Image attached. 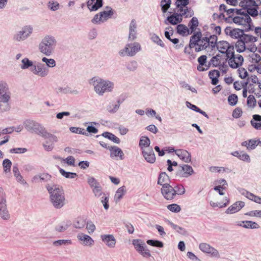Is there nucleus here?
Masks as SVG:
<instances>
[{
	"mask_svg": "<svg viewBox=\"0 0 261 261\" xmlns=\"http://www.w3.org/2000/svg\"><path fill=\"white\" fill-rule=\"evenodd\" d=\"M49 194L50 200L56 208H61L66 204V198L64 190L56 185L46 186Z\"/></svg>",
	"mask_w": 261,
	"mask_h": 261,
	"instance_id": "f257e3e1",
	"label": "nucleus"
},
{
	"mask_svg": "<svg viewBox=\"0 0 261 261\" xmlns=\"http://www.w3.org/2000/svg\"><path fill=\"white\" fill-rule=\"evenodd\" d=\"M89 84L93 87L95 92L102 96L106 92H111L114 88L113 82L104 80L99 76H94L89 81Z\"/></svg>",
	"mask_w": 261,
	"mask_h": 261,
	"instance_id": "f03ea898",
	"label": "nucleus"
},
{
	"mask_svg": "<svg viewBox=\"0 0 261 261\" xmlns=\"http://www.w3.org/2000/svg\"><path fill=\"white\" fill-rule=\"evenodd\" d=\"M57 45V40L51 35H46L38 45L39 51L46 56H51Z\"/></svg>",
	"mask_w": 261,
	"mask_h": 261,
	"instance_id": "7ed1b4c3",
	"label": "nucleus"
},
{
	"mask_svg": "<svg viewBox=\"0 0 261 261\" xmlns=\"http://www.w3.org/2000/svg\"><path fill=\"white\" fill-rule=\"evenodd\" d=\"M0 217L6 221L11 218L10 213L7 207L6 195L2 187H0Z\"/></svg>",
	"mask_w": 261,
	"mask_h": 261,
	"instance_id": "20e7f679",
	"label": "nucleus"
},
{
	"mask_svg": "<svg viewBox=\"0 0 261 261\" xmlns=\"http://www.w3.org/2000/svg\"><path fill=\"white\" fill-rule=\"evenodd\" d=\"M23 125L28 131L34 133L40 136L43 134L46 129L41 124L30 119L25 120L23 122Z\"/></svg>",
	"mask_w": 261,
	"mask_h": 261,
	"instance_id": "39448f33",
	"label": "nucleus"
},
{
	"mask_svg": "<svg viewBox=\"0 0 261 261\" xmlns=\"http://www.w3.org/2000/svg\"><path fill=\"white\" fill-rule=\"evenodd\" d=\"M141 50V45L138 42L128 43L125 47L119 51V55L121 57H133Z\"/></svg>",
	"mask_w": 261,
	"mask_h": 261,
	"instance_id": "423d86ee",
	"label": "nucleus"
},
{
	"mask_svg": "<svg viewBox=\"0 0 261 261\" xmlns=\"http://www.w3.org/2000/svg\"><path fill=\"white\" fill-rule=\"evenodd\" d=\"M201 36V33L197 32L194 33L190 38V39L195 41L194 42V43H195L194 44L195 50L196 52L205 49L208 47L206 44L207 42L206 37H202Z\"/></svg>",
	"mask_w": 261,
	"mask_h": 261,
	"instance_id": "0eeeda50",
	"label": "nucleus"
},
{
	"mask_svg": "<svg viewBox=\"0 0 261 261\" xmlns=\"http://www.w3.org/2000/svg\"><path fill=\"white\" fill-rule=\"evenodd\" d=\"M237 15L238 16H234L233 18V21L237 24L241 25L249 28L251 26V19L250 16L246 14V13L242 10L240 13H238Z\"/></svg>",
	"mask_w": 261,
	"mask_h": 261,
	"instance_id": "6e6552de",
	"label": "nucleus"
},
{
	"mask_svg": "<svg viewBox=\"0 0 261 261\" xmlns=\"http://www.w3.org/2000/svg\"><path fill=\"white\" fill-rule=\"evenodd\" d=\"M107 10L96 14L92 19V22L95 24H100L110 18L113 15L114 11L110 7H107Z\"/></svg>",
	"mask_w": 261,
	"mask_h": 261,
	"instance_id": "1a4fd4ad",
	"label": "nucleus"
},
{
	"mask_svg": "<svg viewBox=\"0 0 261 261\" xmlns=\"http://www.w3.org/2000/svg\"><path fill=\"white\" fill-rule=\"evenodd\" d=\"M132 244L136 251L143 257L149 258L151 256L149 250L141 240L134 239L133 240Z\"/></svg>",
	"mask_w": 261,
	"mask_h": 261,
	"instance_id": "9d476101",
	"label": "nucleus"
},
{
	"mask_svg": "<svg viewBox=\"0 0 261 261\" xmlns=\"http://www.w3.org/2000/svg\"><path fill=\"white\" fill-rule=\"evenodd\" d=\"M232 55H228L227 59L229 66L232 68H237L241 66L244 62V58L242 56L239 54H234V50L232 51Z\"/></svg>",
	"mask_w": 261,
	"mask_h": 261,
	"instance_id": "9b49d317",
	"label": "nucleus"
},
{
	"mask_svg": "<svg viewBox=\"0 0 261 261\" xmlns=\"http://www.w3.org/2000/svg\"><path fill=\"white\" fill-rule=\"evenodd\" d=\"M30 71L34 75L41 77L47 76L49 72V69L45 65L40 62L34 64L32 69H30Z\"/></svg>",
	"mask_w": 261,
	"mask_h": 261,
	"instance_id": "f8f14e48",
	"label": "nucleus"
},
{
	"mask_svg": "<svg viewBox=\"0 0 261 261\" xmlns=\"http://www.w3.org/2000/svg\"><path fill=\"white\" fill-rule=\"evenodd\" d=\"M194 173L192 167L187 164H182L178 166L176 176L179 178H188Z\"/></svg>",
	"mask_w": 261,
	"mask_h": 261,
	"instance_id": "ddd939ff",
	"label": "nucleus"
},
{
	"mask_svg": "<svg viewBox=\"0 0 261 261\" xmlns=\"http://www.w3.org/2000/svg\"><path fill=\"white\" fill-rule=\"evenodd\" d=\"M33 31V28L32 26H24L14 36V39L17 41H23L31 35Z\"/></svg>",
	"mask_w": 261,
	"mask_h": 261,
	"instance_id": "4468645a",
	"label": "nucleus"
},
{
	"mask_svg": "<svg viewBox=\"0 0 261 261\" xmlns=\"http://www.w3.org/2000/svg\"><path fill=\"white\" fill-rule=\"evenodd\" d=\"M200 250L204 253L210 254L211 256L215 258H220L219 251L207 243H200L199 246Z\"/></svg>",
	"mask_w": 261,
	"mask_h": 261,
	"instance_id": "2eb2a0df",
	"label": "nucleus"
},
{
	"mask_svg": "<svg viewBox=\"0 0 261 261\" xmlns=\"http://www.w3.org/2000/svg\"><path fill=\"white\" fill-rule=\"evenodd\" d=\"M217 47L220 53L226 54V56L228 55H230V54L232 55V51L234 50L233 46L225 41H221L218 42Z\"/></svg>",
	"mask_w": 261,
	"mask_h": 261,
	"instance_id": "dca6fc26",
	"label": "nucleus"
},
{
	"mask_svg": "<svg viewBox=\"0 0 261 261\" xmlns=\"http://www.w3.org/2000/svg\"><path fill=\"white\" fill-rule=\"evenodd\" d=\"M161 193L167 200H172L176 195V190L170 185L162 187Z\"/></svg>",
	"mask_w": 261,
	"mask_h": 261,
	"instance_id": "f3484780",
	"label": "nucleus"
},
{
	"mask_svg": "<svg viewBox=\"0 0 261 261\" xmlns=\"http://www.w3.org/2000/svg\"><path fill=\"white\" fill-rule=\"evenodd\" d=\"M77 238L80 243L84 246H91L94 243V240L90 236L84 233H78Z\"/></svg>",
	"mask_w": 261,
	"mask_h": 261,
	"instance_id": "a211bd4d",
	"label": "nucleus"
},
{
	"mask_svg": "<svg viewBox=\"0 0 261 261\" xmlns=\"http://www.w3.org/2000/svg\"><path fill=\"white\" fill-rule=\"evenodd\" d=\"M100 239L108 247L113 248L115 247L116 240L113 234H102Z\"/></svg>",
	"mask_w": 261,
	"mask_h": 261,
	"instance_id": "6ab92c4d",
	"label": "nucleus"
},
{
	"mask_svg": "<svg viewBox=\"0 0 261 261\" xmlns=\"http://www.w3.org/2000/svg\"><path fill=\"white\" fill-rule=\"evenodd\" d=\"M142 154L146 161L148 163L153 164L155 162V156L152 147L143 149V151H142Z\"/></svg>",
	"mask_w": 261,
	"mask_h": 261,
	"instance_id": "aec40b11",
	"label": "nucleus"
},
{
	"mask_svg": "<svg viewBox=\"0 0 261 261\" xmlns=\"http://www.w3.org/2000/svg\"><path fill=\"white\" fill-rule=\"evenodd\" d=\"M177 3V0H176L175 5L176 8L178 9L177 12L179 13L181 17L183 16H186V17H191L193 15V11L192 10L187 7L188 5H185V6L179 5L178 6Z\"/></svg>",
	"mask_w": 261,
	"mask_h": 261,
	"instance_id": "412c9836",
	"label": "nucleus"
},
{
	"mask_svg": "<svg viewBox=\"0 0 261 261\" xmlns=\"http://www.w3.org/2000/svg\"><path fill=\"white\" fill-rule=\"evenodd\" d=\"M226 35H229L234 39L241 38L243 35V31L239 29H232L231 27H227L225 30Z\"/></svg>",
	"mask_w": 261,
	"mask_h": 261,
	"instance_id": "4be33fe9",
	"label": "nucleus"
},
{
	"mask_svg": "<svg viewBox=\"0 0 261 261\" xmlns=\"http://www.w3.org/2000/svg\"><path fill=\"white\" fill-rule=\"evenodd\" d=\"M244 206L245 203L243 201H237L229 206L225 213L228 214H234L240 211Z\"/></svg>",
	"mask_w": 261,
	"mask_h": 261,
	"instance_id": "5701e85b",
	"label": "nucleus"
},
{
	"mask_svg": "<svg viewBox=\"0 0 261 261\" xmlns=\"http://www.w3.org/2000/svg\"><path fill=\"white\" fill-rule=\"evenodd\" d=\"M11 98V93L9 91L5 92L2 94H0V102L4 103V108L2 109L3 111H7L10 110V106L9 102Z\"/></svg>",
	"mask_w": 261,
	"mask_h": 261,
	"instance_id": "b1692460",
	"label": "nucleus"
},
{
	"mask_svg": "<svg viewBox=\"0 0 261 261\" xmlns=\"http://www.w3.org/2000/svg\"><path fill=\"white\" fill-rule=\"evenodd\" d=\"M172 150L174 151L175 154L185 162L189 163L191 162V154L188 151L184 149L174 150L173 149H172Z\"/></svg>",
	"mask_w": 261,
	"mask_h": 261,
	"instance_id": "393cba45",
	"label": "nucleus"
},
{
	"mask_svg": "<svg viewBox=\"0 0 261 261\" xmlns=\"http://www.w3.org/2000/svg\"><path fill=\"white\" fill-rule=\"evenodd\" d=\"M241 195L245 196L246 198L250 200H252L257 203L261 204V197L254 195L253 193H250L244 189L240 190Z\"/></svg>",
	"mask_w": 261,
	"mask_h": 261,
	"instance_id": "a878e982",
	"label": "nucleus"
},
{
	"mask_svg": "<svg viewBox=\"0 0 261 261\" xmlns=\"http://www.w3.org/2000/svg\"><path fill=\"white\" fill-rule=\"evenodd\" d=\"M207 57L205 55H202L198 58L199 65L197 66V69L199 71H204L208 69L210 66L206 64Z\"/></svg>",
	"mask_w": 261,
	"mask_h": 261,
	"instance_id": "bb28decb",
	"label": "nucleus"
},
{
	"mask_svg": "<svg viewBox=\"0 0 261 261\" xmlns=\"http://www.w3.org/2000/svg\"><path fill=\"white\" fill-rule=\"evenodd\" d=\"M194 40L190 39L189 45L186 46L184 49L185 54L188 56V58L190 60L194 59L196 57V55L192 50L193 48H195V43H194Z\"/></svg>",
	"mask_w": 261,
	"mask_h": 261,
	"instance_id": "cd10ccee",
	"label": "nucleus"
},
{
	"mask_svg": "<svg viewBox=\"0 0 261 261\" xmlns=\"http://www.w3.org/2000/svg\"><path fill=\"white\" fill-rule=\"evenodd\" d=\"M102 0H88L87 7L90 11H96L102 7Z\"/></svg>",
	"mask_w": 261,
	"mask_h": 261,
	"instance_id": "c85d7f7f",
	"label": "nucleus"
},
{
	"mask_svg": "<svg viewBox=\"0 0 261 261\" xmlns=\"http://www.w3.org/2000/svg\"><path fill=\"white\" fill-rule=\"evenodd\" d=\"M237 225L246 229H257L259 225L256 222L251 221H243L237 223Z\"/></svg>",
	"mask_w": 261,
	"mask_h": 261,
	"instance_id": "c756f323",
	"label": "nucleus"
},
{
	"mask_svg": "<svg viewBox=\"0 0 261 261\" xmlns=\"http://www.w3.org/2000/svg\"><path fill=\"white\" fill-rule=\"evenodd\" d=\"M56 91L59 94H72L77 95L79 93L77 90L72 89L69 86L59 87L56 89Z\"/></svg>",
	"mask_w": 261,
	"mask_h": 261,
	"instance_id": "7c9ffc66",
	"label": "nucleus"
},
{
	"mask_svg": "<svg viewBox=\"0 0 261 261\" xmlns=\"http://www.w3.org/2000/svg\"><path fill=\"white\" fill-rule=\"evenodd\" d=\"M137 37V24L135 20H132L129 27L128 39L134 40Z\"/></svg>",
	"mask_w": 261,
	"mask_h": 261,
	"instance_id": "2f4dec72",
	"label": "nucleus"
},
{
	"mask_svg": "<svg viewBox=\"0 0 261 261\" xmlns=\"http://www.w3.org/2000/svg\"><path fill=\"white\" fill-rule=\"evenodd\" d=\"M260 141L258 140L250 139L246 141H244L241 143L242 146H245L247 150H250L255 148V147L259 144Z\"/></svg>",
	"mask_w": 261,
	"mask_h": 261,
	"instance_id": "473e14b6",
	"label": "nucleus"
},
{
	"mask_svg": "<svg viewBox=\"0 0 261 261\" xmlns=\"http://www.w3.org/2000/svg\"><path fill=\"white\" fill-rule=\"evenodd\" d=\"M111 158H119L120 160L123 159L124 153L122 150L117 146H111L110 148Z\"/></svg>",
	"mask_w": 261,
	"mask_h": 261,
	"instance_id": "72a5a7b5",
	"label": "nucleus"
},
{
	"mask_svg": "<svg viewBox=\"0 0 261 261\" xmlns=\"http://www.w3.org/2000/svg\"><path fill=\"white\" fill-rule=\"evenodd\" d=\"M13 172L14 173V175L15 177L16 180L21 184L22 185H27V183L25 180L23 178V177L21 175L19 169L18 167V165L17 164L15 165L13 167Z\"/></svg>",
	"mask_w": 261,
	"mask_h": 261,
	"instance_id": "f704fd0d",
	"label": "nucleus"
},
{
	"mask_svg": "<svg viewBox=\"0 0 261 261\" xmlns=\"http://www.w3.org/2000/svg\"><path fill=\"white\" fill-rule=\"evenodd\" d=\"M170 179L165 172H162L160 174L158 178V184L162 187L169 185Z\"/></svg>",
	"mask_w": 261,
	"mask_h": 261,
	"instance_id": "c9c22d12",
	"label": "nucleus"
},
{
	"mask_svg": "<svg viewBox=\"0 0 261 261\" xmlns=\"http://www.w3.org/2000/svg\"><path fill=\"white\" fill-rule=\"evenodd\" d=\"M182 20V18L178 12L168 16L167 18V20H168L169 23L173 25H175L178 23H180L181 22Z\"/></svg>",
	"mask_w": 261,
	"mask_h": 261,
	"instance_id": "e433bc0d",
	"label": "nucleus"
},
{
	"mask_svg": "<svg viewBox=\"0 0 261 261\" xmlns=\"http://www.w3.org/2000/svg\"><path fill=\"white\" fill-rule=\"evenodd\" d=\"M150 141L148 137L146 136H142L140 138L139 145L141 148V151L143 149H148L150 148Z\"/></svg>",
	"mask_w": 261,
	"mask_h": 261,
	"instance_id": "4c0bfd02",
	"label": "nucleus"
},
{
	"mask_svg": "<svg viewBox=\"0 0 261 261\" xmlns=\"http://www.w3.org/2000/svg\"><path fill=\"white\" fill-rule=\"evenodd\" d=\"M126 193L125 187L123 186L119 188L116 192L114 196V200L117 203L118 202Z\"/></svg>",
	"mask_w": 261,
	"mask_h": 261,
	"instance_id": "58836bf2",
	"label": "nucleus"
},
{
	"mask_svg": "<svg viewBox=\"0 0 261 261\" xmlns=\"http://www.w3.org/2000/svg\"><path fill=\"white\" fill-rule=\"evenodd\" d=\"M21 64L20 65V67L22 70H25L28 69H32L34 63L33 62L29 59L28 58H24L21 61Z\"/></svg>",
	"mask_w": 261,
	"mask_h": 261,
	"instance_id": "ea45409f",
	"label": "nucleus"
},
{
	"mask_svg": "<svg viewBox=\"0 0 261 261\" xmlns=\"http://www.w3.org/2000/svg\"><path fill=\"white\" fill-rule=\"evenodd\" d=\"M176 29L177 33L182 36H187L188 35L192 34L190 32V30H189V29L184 24H178L177 26Z\"/></svg>",
	"mask_w": 261,
	"mask_h": 261,
	"instance_id": "a19ab883",
	"label": "nucleus"
},
{
	"mask_svg": "<svg viewBox=\"0 0 261 261\" xmlns=\"http://www.w3.org/2000/svg\"><path fill=\"white\" fill-rule=\"evenodd\" d=\"M208 76L212 80V84L216 85L218 83V77L220 76V72L218 70H213L209 72Z\"/></svg>",
	"mask_w": 261,
	"mask_h": 261,
	"instance_id": "79ce46f5",
	"label": "nucleus"
},
{
	"mask_svg": "<svg viewBox=\"0 0 261 261\" xmlns=\"http://www.w3.org/2000/svg\"><path fill=\"white\" fill-rule=\"evenodd\" d=\"M251 124L255 129H261V116L257 114L253 115Z\"/></svg>",
	"mask_w": 261,
	"mask_h": 261,
	"instance_id": "37998d69",
	"label": "nucleus"
},
{
	"mask_svg": "<svg viewBox=\"0 0 261 261\" xmlns=\"http://www.w3.org/2000/svg\"><path fill=\"white\" fill-rule=\"evenodd\" d=\"M41 137H43L45 139H48V141L50 143H53V144L55 143H56L58 141V139L57 137L53 134L49 133V132H47L46 129L45 130V131L43 133V134H42Z\"/></svg>",
	"mask_w": 261,
	"mask_h": 261,
	"instance_id": "c03bdc74",
	"label": "nucleus"
},
{
	"mask_svg": "<svg viewBox=\"0 0 261 261\" xmlns=\"http://www.w3.org/2000/svg\"><path fill=\"white\" fill-rule=\"evenodd\" d=\"M242 40L246 45L249 43H253L257 41V38L252 35L248 34H244L241 38Z\"/></svg>",
	"mask_w": 261,
	"mask_h": 261,
	"instance_id": "a18cd8bd",
	"label": "nucleus"
},
{
	"mask_svg": "<svg viewBox=\"0 0 261 261\" xmlns=\"http://www.w3.org/2000/svg\"><path fill=\"white\" fill-rule=\"evenodd\" d=\"M41 61L42 62L45 63L46 65L45 66L48 69L49 68H54L56 66V61L54 59H48L46 57H44L41 59Z\"/></svg>",
	"mask_w": 261,
	"mask_h": 261,
	"instance_id": "49530a36",
	"label": "nucleus"
},
{
	"mask_svg": "<svg viewBox=\"0 0 261 261\" xmlns=\"http://www.w3.org/2000/svg\"><path fill=\"white\" fill-rule=\"evenodd\" d=\"M206 40L207 42L206 44L209 48L213 49L215 47L217 40V36L213 35H211L209 37H206Z\"/></svg>",
	"mask_w": 261,
	"mask_h": 261,
	"instance_id": "de8ad7c7",
	"label": "nucleus"
},
{
	"mask_svg": "<svg viewBox=\"0 0 261 261\" xmlns=\"http://www.w3.org/2000/svg\"><path fill=\"white\" fill-rule=\"evenodd\" d=\"M251 63L256 64L257 66H261V57L259 55L252 53L249 56Z\"/></svg>",
	"mask_w": 261,
	"mask_h": 261,
	"instance_id": "09e8293b",
	"label": "nucleus"
},
{
	"mask_svg": "<svg viewBox=\"0 0 261 261\" xmlns=\"http://www.w3.org/2000/svg\"><path fill=\"white\" fill-rule=\"evenodd\" d=\"M72 244L71 240H58L53 242V245L55 247L61 246H68Z\"/></svg>",
	"mask_w": 261,
	"mask_h": 261,
	"instance_id": "8fccbe9b",
	"label": "nucleus"
},
{
	"mask_svg": "<svg viewBox=\"0 0 261 261\" xmlns=\"http://www.w3.org/2000/svg\"><path fill=\"white\" fill-rule=\"evenodd\" d=\"M246 45L241 39H239L236 43V50L239 53L244 51L246 49Z\"/></svg>",
	"mask_w": 261,
	"mask_h": 261,
	"instance_id": "3c124183",
	"label": "nucleus"
},
{
	"mask_svg": "<svg viewBox=\"0 0 261 261\" xmlns=\"http://www.w3.org/2000/svg\"><path fill=\"white\" fill-rule=\"evenodd\" d=\"M224 201L225 202L223 203L211 201L210 205L213 207H218L219 208H222L226 206L228 204L229 202V199L228 197H225L224 198Z\"/></svg>",
	"mask_w": 261,
	"mask_h": 261,
	"instance_id": "603ef678",
	"label": "nucleus"
},
{
	"mask_svg": "<svg viewBox=\"0 0 261 261\" xmlns=\"http://www.w3.org/2000/svg\"><path fill=\"white\" fill-rule=\"evenodd\" d=\"M73 225L75 228H83L85 225V220L82 218L78 217L75 220Z\"/></svg>",
	"mask_w": 261,
	"mask_h": 261,
	"instance_id": "864d4df0",
	"label": "nucleus"
},
{
	"mask_svg": "<svg viewBox=\"0 0 261 261\" xmlns=\"http://www.w3.org/2000/svg\"><path fill=\"white\" fill-rule=\"evenodd\" d=\"M55 159H59L61 161L64 162V163H66L67 164H68L69 166H75V160L74 158L72 156H69L66 159H62L59 156L58 157H55Z\"/></svg>",
	"mask_w": 261,
	"mask_h": 261,
	"instance_id": "5fc2aeb1",
	"label": "nucleus"
},
{
	"mask_svg": "<svg viewBox=\"0 0 261 261\" xmlns=\"http://www.w3.org/2000/svg\"><path fill=\"white\" fill-rule=\"evenodd\" d=\"M102 136L117 144H119L120 142V139L118 137L111 133L105 132L102 134Z\"/></svg>",
	"mask_w": 261,
	"mask_h": 261,
	"instance_id": "6e6d98bb",
	"label": "nucleus"
},
{
	"mask_svg": "<svg viewBox=\"0 0 261 261\" xmlns=\"http://www.w3.org/2000/svg\"><path fill=\"white\" fill-rule=\"evenodd\" d=\"M70 224L71 223L70 222H63L57 225L55 229L58 232H64L68 229V228L70 226Z\"/></svg>",
	"mask_w": 261,
	"mask_h": 261,
	"instance_id": "4d7b16f0",
	"label": "nucleus"
},
{
	"mask_svg": "<svg viewBox=\"0 0 261 261\" xmlns=\"http://www.w3.org/2000/svg\"><path fill=\"white\" fill-rule=\"evenodd\" d=\"M120 105V100H118L115 103H112V105L108 106L107 110L110 113H114L118 110Z\"/></svg>",
	"mask_w": 261,
	"mask_h": 261,
	"instance_id": "13d9d810",
	"label": "nucleus"
},
{
	"mask_svg": "<svg viewBox=\"0 0 261 261\" xmlns=\"http://www.w3.org/2000/svg\"><path fill=\"white\" fill-rule=\"evenodd\" d=\"M198 25V20L197 18L193 17L190 21L188 27L190 28V32L192 33Z\"/></svg>",
	"mask_w": 261,
	"mask_h": 261,
	"instance_id": "bf43d9fd",
	"label": "nucleus"
},
{
	"mask_svg": "<svg viewBox=\"0 0 261 261\" xmlns=\"http://www.w3.org/2000/svg\"><path fill=\"white\" fill-rule=\"evenodd\" d=\"M59 171L62 176L67 178H74L77 176L76 173L66 172L63 169H60Z\"/></svg>",
	"mask_w": 261,
	"mask_h": 261,
	"instance_id": "052dcab7",
	"label": "nucleus"
},
{
	"mask_svg": "<svg viewBox=\"0 0 261 261\" xmlns=\"http://www.w3.org/2000/svg\"><path fill=\"white\" fill-rule=\"evenodd\" d=\"M146 243L148 245L153 247L158 248H163L164 247L163 243L158 240H148L147 241Z\"/></svg>",
	"mask_w": 261,
	"mask_h": 261,
	"instance_id": "680f3d73",
	"label": "nucleus"
},
{
	"mask_svg": "<svg viewBox=\"0 0 261 261\" xmlns=\"http://www.w3.org/2000/svg\"><path fill=\"white\" fill-rule=\"evenodd\" d=\"M11 166L12 162L10 160L6 159L3 161V166L4 168V171L5 173L10 172Z\"/></svg>",
	"mask_w": 261,
	"mask_h": 261,
	"instance_id": "e2e57ef3",
	"label": "nucleus"
},
{
	"mask_svg": "<svg viewBox=\"0 0 261 261\" xmlns=\"http://www.w3.org/2000/svg\"><path fill=\"white\" fill-rule=\"evenodd\" d=\"M87 182L92 189L100 185L97 180L93 177L89 176L88 178Z\"/></svg>",
	"mask_w": 261,
	"mask_h": 261,
	"instance_id": "0e129e2a",
	"label": "nucleus"
},
{
	"mask_svg": "<svg viewBox=\"0 0 261 261\" xmlns=\"http://www.w3.org/2000/svg\"><path fill=\"white\" fill-rule=\"evenodd\" d=\"M167 208L173 213H178L181 211L180 206L175 203L169 204L167 206Z\"/></svg>",
	"mask_w": 261,
	"mask_h": 261,
	"instance_id": "69168bd1",
	"label": "nucleus"
},
{
	"mask_svg": "<svg viewBox=\"0 0 261 261\" xmlns=\"http://www.w3.org/2000/svg\"><path fill=\"white\" fill-rule=\"evenodd\" d=\"M161 4L162 6V10L164 13H165L170 7L171 0H162Z\"/></svg>",
	"mask_w": 261,
	"mask_h": 261,
	"instance_id": "338daca9",
	"label": "nucleus"
},
{
	"mask_svg": "<svg viewBox=\"0 0 261 261\" xmlns=\"http://www.w3.org/2000/svg\"><path fill=\"white\" fill-rule=\"evenodd\" d=\"M246 14H247L249 16L251 15L252 17H255L258 15V11L257 10L256 8H248L247 10L245 11L243 10Z\"/></svg>",
	"mask_w": 261,
	"mask_h": 261,
	"instance_id": "774afa93",
	"label": "nucleus"
}]
</instances>
